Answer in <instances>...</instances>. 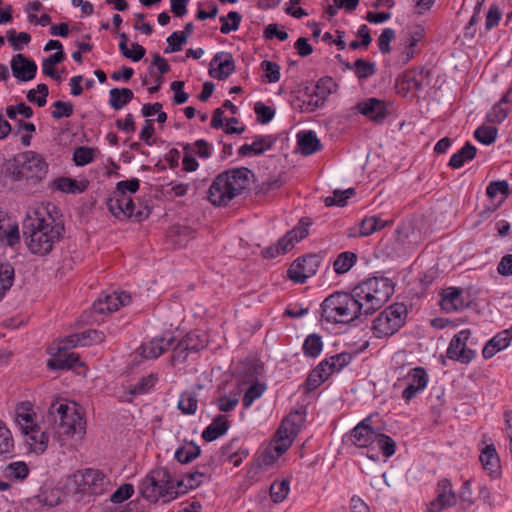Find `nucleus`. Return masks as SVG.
Wrapping results in <instances>:
<instances>
[{
    "label": "nucleus",
    "instance_id": "obj_1",
    "mask_svg": "<svg viewBox=\"0 0 512 512\" xmlns=\"http://www.w3.org/2000/svg\"><path fill=\"white\" fill-rule=\"evenodd\" d=\"M63 231V225H52L38 212L27 215L23 221L26 245L30 252L35 255L44 256L50 253L54 243L59 241Z\"/></svg>",
    "mask_w": 512,
    "mask_h": 512
},
{
    "label": "nucleus",
    "instance_id": "obj_2",
    "mask_svg": "<svg viewBox=\"0 0 512 512\" xmlns=\"http://www.w3.org/2000/svg\"><path fill=\"white\" fill-rule=\"evenodd\" d=\"M253 172L246 167L228 169L216 176L208 190L214 206H227L249 186Z\"/></svg>",
    "mask_w": 512,
    "mask_h": 512
},
{
    "label": "nucleus",
    "instance_id": "obj_3",
    "mask_svg": "<svg viewBox=\"0 0 512 512\" xmlns=\"http://www.w3.org/2000/svg\"><path fill=\"white\" fill-rule=\"evenodd\" d=\"M302 421L299 411L290 413L282 420L273 440L256 460L259 468L267 469L290 448L300 430Z\"/></svg>",
    "mask_w": 512,
    "mask_h": 512
},
{
    "label": "nucleus",
    "instance_id": "obj_4",
    "mask_svg": "<svg viewBox=\"0 0 512 512\" xmlns=\"http://www.w3.org/2000/svg\"><path fill=\"white\" fill-rule=\"evenodd\" d=\"M47 421L54 423V433L60 440L77 436L81 439L85 434L86 422L76 405L66 402H54L50 405Z\"/></svg>",
    "mask_w": 512,
    "mask_h": 512
},
{
    "label": "nucleus",
    "instance_id": "obj_5",
    "mask_svg": "<svg viewBox=\"0 0 512 512\" xmlns=\"http://www.w3.org/2000/svg\"><path fill=\"white\" fill-rule=\"evenodd\" d=\"M359 294L334 292L321 304V317L328 323H350L362 315Z\"/></svg>",
    "mask_w": 512,
    "mask_h": 512
},
{
    "label": "nucleus",
    "instance_id": "obj_6",
    "mask_svg": "<svg viewBox=\"0 0 512 512\" xmlns=\"http://www.w3.org/2000/svg\"><path fill=\"white\" fill-rule=\"evenodd\" d=\"M379 414H372L353 428L349 440L356 446L367 448L366 456L379 461L384 456V428L377 424Z\"/></svg>",
    "mask_w": 512,
    "mask_h": 512
},
{
    "label": "nucleus",
    "instance_id": "obj_7",
    "mask_svg": "<svg viewBox=\"0 0 512 512\" xmlns=\"http://www.w3.org/2000/svg\"><path fill=\"white\" fill-rule=\"evenodd\" d=\"M140 494L151 503L160 498L168 500L176 498L181 491L176 490L175 480L172 479L166 468L151 470L139 484Z\"/></svg>",
    "mask_w": 512,
    "mask_h": 512
},
{
    "label": "nucleus",
    "instance_id": "obj_8",
    "mask_svg": "<svg viewBox=\"0 0 512 512\" xmlns=\"http://www.w3.org/2000/svg\"><path fill=\"white\" fill-rule=\"evenodd\" d=\"M17 179H26L33 184L44 180L48 173V164L44 157L34 151H26L14 158Z\"/></svg>",
    "mask_w": 512,
    "mask_h": 512
},
{
    "label": "nucleus",
    "instance_id": "obj_9",
    "mask_svg": "<svg viewBox=\"0 0 512 512\" xmlns=\"http://www.w3.org/2000/svg\"><path fill=\"white\" fill-rule=\"evenodd\" d=\"M424 35L425 32L421 26L408 27L403 30L393 64L399 67L403 66L420 53L419 44L423 41Z\"/></svg>",
    "mask_w": 512,
    "mask_h": 512
},
{
    "label": "nucleus",
    "instance_id": "obj_10",
    "mask_svg": "<svg viewBox=\"0 0 512 512\" xmlns=\"http://www.w3.org/2000/svg\"><path fill=\"white\" fill-rule=\"evenodd\" d=\"M78 492L89 495L103 494L110 484L107 477L99 470L86 469L73 475Z\"/></svg>",
    "mask_w": 512,
    "mask_h": 512
},
{
    "label": "nucleus",
    "instance_id": "obj_11",
    "mask_svg": "<svg viewBox=\"0 0 512 512\" xmlns=\"http://www.w3.org/2000/svg\"><path fill=\"white\" fill-rule=\"evenodd\" d=\"M65 338L54 342L49 347V353L53 355L51 359L47 361V366L53 370H64V369H74L77 366H81L79 355L74 352H69V349H61L58 348L61 345H65Z\"/></svg>",
    "mask_w": 512,
    "mask_h": 512
},
{
    "label": "nucleus",
    "instance_id": "obj_12",
    "mask_svg": "<svg viewBox=\"0 0 512 512\" xmlns=\"http://www.w3.org/2000/svg\"><path fill=\"white\" fill-rule=\"evenodd\" d=\"M320 266V259L317 255L309 254L295 260L288 269V277L296 283H305L306 280L315 275Z\"/></svg>",
    "mask_w": 512,
    "mask_h": 512
},
{
    "label": "nucleus",
    "instance_id": "obj_13",
    "mask_svg": "<svg viewBox=\"0 0 512 512\" xmlns=\"http://www.w3.org/2000/svg\"><path fill=\"white\" fill-rule=\"evenodd\" d=\"M456 502V494L452 489L450 480L442 479L437 484V497L429 503L427 512H440L445 508L454 506Z\"/></svg>",
    "mask_w": 512,
    "mask_h": 512
},
{
    "label": "nucleus",
    "instance_id": "obj_14",
    "mask_svg": "<svg viewBox=\"0 0 512 512\" xmlns=\"http://www.w3.org/2000/svg\"><path fill=\"white\" fill-rule=\"evenodd\" d=\"M209 66V75L217 80L227 79L236 68L233 56L229 52L216 53Z\"/></svg>",
    "mask_w": 512,
    "mask_h": 512
},
{
    "label": "nucleus",
    "instance_id": "obj_15",
    "mask_svg": "<svg viewBox=\"0 0 512 512\" xmlns=\"http://www.w3.org/2000/svg\"><path fill=\"white\" fill-rule=\"evenodd\" d=\"M12 74L20 81H30L35 78L37 65L33 60L28 59L23 54H16L12 57L11 62Z\"/></svg>",
    "mask_w": 512,
    "mask_h": 512
},
{
    "label": "nucleus",
    "instance_id": "obj_16",
    "mask_svg": "<svg viewBox=\"0 0 512 512\" xmlns=\"http://www.w3.org/2000/svg\"><path fill=\"white\" fill-rule=\"evenodd\" d=\"M407 315L404 303H394L386 308V337L393 335L405 324Z\"/></svg>",
    "mask_w": 512,
    "mask_h": 512
},
{
    "label": "nucleus",
    "instance_id": "obj_17",
    "mask_svg": "<svg viewBox=\"0 0 512 512\" xmlns=\"http://www.w3.org/2000/svg\"><path fill=\"white\" fill-rule=\"evenodd\" d=\"M409 384L402 392V398L409 402L413 399L420 391L424 390L428 384V375L424 368L416 367L413 368L409 373Z\"/></svg>",
    "mask_w": 512,
    "mask_h": 512
},
{
    "label": "nucleus",
    "instance_id": "obj_18",
    "mask_svg": "<svg viewBox=\"0 0 512 512\" xmlns=\"http://www.w3.org/2000/svg\"><path fill=\"white\" fill-rule=\"evenodd\" d=\"M104 333L97 330H87L80 334H72L65 337L66 344L61 345L58 350L71 349L77 346H89L104 341Z\"/></svg>",
    "mask_w": 512,
    "mask_h": 512
},
{
    "label": "nucleus",
    "instance_id": "obj_19",
    "mask_svg": "<svg viewBox=\"0 0 512 512\" xmlns=\"http://www.w3.org/2000/svg\"><path fill=\"white\" fill-rule=\"evenodd\" d=\"M355 109L376 124L384 122V101L378 98H368L356 104Z\"/></svg>",
    "mask_w": 512,
    "mask_h": 512
},
{
    "label": "nucleus",
    "instance_id": "obj_20",
    "mask_svg": "<svg viewBox=\"0 0 512 512\" xmlns=\"http://www.w3.org/2000/svg\"><path fill=\"white\" fill-rule=\"evenodd\" d=\"M277 138L274 135H258L251 144L242 145L238 153L240 156H257L270 150L276 143Z\"/></svg>",
    "mask_w": 512,
    "mask_h": 512
},
{
    "label": "nucleus",
    "instance_id": "obj_21",
    "mask_svg": "<svg viewBox=\"0 0 512 512\" xmlns=\"http://www.w3.org/2000/svg\"><path fill=\"white\" fill-rule=\"evenodd\" d=\"M35 416L36 414L33 411L30 402H22L17 405L15 410V421L23 434H28L31 431L35 432V428H37V424L34 422Z\"/></svg>",
    "mask_w": 512,
    "mask_h": 512
},
{
    "label": "nucleus",
    "instance_id": "obj_22",
    "mask_svg": "<svg viewBox=\"0 0 512 512\" xmlns=\"http://www.w3.org/2000/svg\"><path fill=\"white\" fill-rule=\"evenodd\" d=\"M512 340V326L496 334L483 348L482 355L485 359L492 358L498 351L509 346Z\"/></svg>",
    "mask_w": 512,
    "mask_h": 512
},
{
    "label": "nucleus",
    "instance_id": "obj_23",
    "mask_svg": "<svg viewBox=\"0 0 512 512\" xmlns=\"http://www.w3.org/2000/svg\"><path fill=\"white\" fill-rule=\"evenodd\" d=\"M480 462L491 477L497 478L501 474L500 459L493 444L487 445L480 454Z\"/></svg>",
    "mask_w": 512,
    "mask_h": 512
},
{
    "label": "nucleus",
    "instance_id": "obj_24",
    "mask_svg": "<svg viewBox=\"0 0 512 512\" xmlns=\"http://www.w3.org/2000/svg\"><path fill=\"white\" fill-rule=\"evenodd\" d=\"M446 356L451 360L468 364L475 357V351L467 348L465 343H460V340L452 338L446 351Z\"/></svg>",
    "mask_w": 512,
    "mask_h": 512
},
{
    "label": "nucleus",
    "instance_id": "obj_25",
    "mask_svg": "<svg viewBox=\"0 0 512 512\" xmlns=\"http://www.w3.org/2000/svg\"><path fill=\"white\" fill-rule=\"evenodd\" d=\"M297 143L302 155H312L321 150L322 144L312 130L301 131L297 134Z\"/></svg>",
    "mask_w": 512,
    "mask_h": 512
},
{
    "label": "nucleus",
    "instance_id": "obj_26",
    "mask_svg": "<svg viewBox=\"0 0 512 512\" xmlns=\"http://www.w3.org/2000/svg\"><path fill=\"white\" fill-rule=\"evenodd\" d=\"M173 341V337H170L169 339H165L164 337L153 338L148 344L142 345L139 349L141 350V355L143 357L155 359L166 352L172 345Z\"/></svg>",
    "mask_w": 512,
    "mask_h": 512
},
{
    "label": "nucleus",
    "instance_id": "obj_27",
    "mask_svg": "<svg viewBox=\"0 0 512 512\" xmlns=\"http://www.w3.org/2000/svg\"><path fill=\"white\" fill-rule=\"evenodd\" d=\"M230 427V422L224 415L216 416L212 423L203 431L202 438L211 442L224 435Z\"/></svg>",
    "mask_w": 512,
    "mask_h": 512
},
{
    "label": "nucleus",
    "instance_id": "obj_28",
    "mask_svg": "<svg viewBox=\"0 0 512 512\" xmlns=\"http://www.w3.org/2000/svg\"><path fill=\"white\" fill-rule=\"evenodd\" d=\"M328 361H322L314 368L309 374L304 383L306 392H311L317 389L331 373L327 370Z\"/></svg>",
    "mask_w": 512,
    "mask_h": 512
},
{
    "label": "nucleus",
    "instance_id": "obj_29",
    "mask_svg": "<svg viewBox=\"0 0 512 512\" xmlns=\"http://www.w3.org/2000/svg\"><path fill=\"white\" fill-rule=\"evenodd\" d=\"M512 103V86L502 96L500 101L496 103L491 111L487 114V121L493 124L502 123L508 116V109L503 107V104Z\"/></svg>",
    "mask_w": 512,
    "mask_h": 512
},
{
    "label": "nucleus",
    "instance_id": "obj_30",
    "mask_svg": "<svg viewBox=\"0 0 512 512\" xmlns=\"http://www.w3.org/2000/svg\"><path fill=\"white\" fill-rule=\"evenodd\" d=\"M464 307L462 291L459 288H448L441 300V308L446 312H453Z\"/></svg>",
    "mask_w": 512,
    "mask_h": 512
},
{
    "label": "nucleus",
    "instance_id": "obj_31",
    "mask_svg": "<svg viewBox=\"0 0 512 512\" xmlns=\"http://www.w3.org/2000/svg\"><path fill=\"white\" fill-rule=\"evenodd\" d=\"M308 235L307 228H295L287 232L278 242L277 247L280 249L282 254L290 251L296 242L304 239Z\"/></svg>",
    "mask_w": 512,
    "mask_h": 512
},
{
    "label": "nucleus",
    "instance_id": "obj_32",
    "mask_svg": "<svg viewBox=\"0 0 512 512\" xmlns=\"http://www.w3.org/2000/svg\"><path fill=\"white\" fill-rule=\"evenodd\" d=\"M477 148L470 142H467L457 153L453 154L448 165L453 169L461 168L465 162L474 159Z\"/></svg>",
    "mask_w": 512,
    "mask_h": 512
},
{
    "label": "nucleus",
    "instance_id": "obj_33",
    "mask_svg": "<svg viewBox=\"0 0 512 512\" xmlns=\"http://www.w3.org/2000/svg\"><path fill=\"white\" fill-rule=\"evenodd\" d=\"M408 91H419L423 88V80L428 79L430 71L419 67L417 70L406 71L403 73Z\"/></svg>",
    "mask_w": 512,
    "mask_h": 512
},
{
    "label": "nucleus",
    "instance_id": "obj_34",
    "mask_svg": "<svg viewBox=\"0 0 512 512\" xmlns=\"http://www.w3.org/2000/svg\"><path fill=\"white\" fill-rule=\"evenodd\" d=\"M109 95V105L115 110L122 109L134 97L133 91L129 88H112Z\"/></svg>",
    "mask_w": 512,
    "mask_h": 512
},
{
    "label": "nucleus",
    "instance_id": "obj_35",
    "mask_svg": "<svg viewBox=\"0 0 512 512\" xmlns=\"http://www.w3.org/2000/svg\"><path fill=\"white\" fill-rule=\"evenodd\" d=\"M26 436V442L30 446L31 450L36 453H43L48 446L49 437L45 431H41L37 425L35 432H29L24 434Z\"/></svg>",
    "mask_w": 512,
    "mask_h": 512
},
{
    "label": "nucleus",
    "instance_id": "obj_36",
    "mask_svg": "<svg viewBox=\"0 0 512 512\" xmlns=\"http://www.w3.org/2000/svg\"><path fill=\"white\" fill-rule=\"evenodd\" d=\"M54 187L64 193H82L86 190L87 185L68 177H59L53 181Z\"/></svg>",
    "mask_w": 512,
    "mask_h": 512
},
{
    "label": "nucleus",
    "instance_id": "obj_37",
    "mask_svg": "<svg viewBox=\"0 0 512 512\" xmlns=\"http://www.w3.org/2000/svg\"><path fill=\"white\" fill-rule=\"evenodd\" d=\"M20 242L19 227L17 223H13L10 219L0 229V243L14 247Z\"/></svg>",
    "mask_w": 512,
    "mask_h": 512
},
{
    "label": "nucleus",
    "instance_id": "obj_38",
    "mask_svg": "<svg viewBox=\"0 0 512 512\" xmlns=\"http://www.w3.org/2000/svg\"><path fill=\"white\" fill-rule=\"evenodd\" d=\"M357 262V255L354 252L345 251L340 253L333 262V269L337 274L347 273Z\"/></svg>",
    "mask_w": 512,
    "mask_h": 512
},
{
    "label": "nucleus",
    "instance_id": "obj_39",
    "mask_svg": "<svg viewBox=\"0 0 512 512\" xmlns=\"http://www.w3.org/2000/svg\"><path fill=\"white\" fill-rule=\"evenodd\" d=\"M201 453L200 446L193 442L188 445L179 447L174 454L175 459L181 464H188L196 459Z\"/></svg>",
    "mask_w": 512,
    "mask_h": 512
},
{
    "label": "nucleus",
    "instance_id": "obj_40",
    "mask_svg": "<svg viewBox=\"0 0 512 512\" xmlns=\"http://www.w3.org/2000/svg\"><path fill=\"white\" fill-rule=\"evenodd\" d=\"M384 228V220L377 215L365 217L359 224V234L367 237Z\"/></svg>",
    "mask_w": 512,
    "mask_h": 512
},
{
    "label": "nucleus",
    "instance_id": "obj_41",
    "mask_svg": "<svg viewBox=\"0 0 512 512\" xmlns=\"http://www.w3.org/2000/svg\"><path fill=\"white\" fill-rule=\"evenodd\" d=\"M177 408L183 414L194 415L198 408V399L196 394L188 391L183 392L179 397Z\"/></svg>",
    "mask_w": 512,
    "mask_h": 512
},
{
    "label": "nucleus",
    "instance_id": "obj_42",
    "mask_svg": "<svg viewBox=\"0 0 512 512\" xmlns=\"http://www.w3.org/2000/svg\"><path fill=\"white\" fill-rule=\"evenodd\" d=\"M14 281V268L8 263H0V299L11 288Z\"/></svg>",
    "mask_w": 512,
    "mask_h": 512
},
{
    "label": "nucleus",
    "instance_id": "obj_43",
    "mask_svg": "<svg viewBox=\"0 0 512 512\" xmlns=\"http://www.w3.org/2000/svg\"><path fill=\"white\" fill-rule=\"evenodd\" d=\"M356 191L354 188H349L346 190L336 189L333 192V196H328L324 199V203L327 207L331 206H339L344 207L347 204V200L354 196Z\"/></svg>",
    "mask_w": 512,
    "mask_h": 512
},
{
    "label": "nucleus",
    "instance_id": "obj_44",
    "mask_svg": "<svg viewBox=\"0 0 512 512\" xmlns=\"http://www.w3.org/2000/svg\"><path fill=\"white\" fill-rule=\"evenodd\" d=\"M323 348L322 338L318 334H310L303 343V352L306 356L317 357Z\"/></svg>",
    "mask_w": 512,
    "mask_h": 512
},
{
    "label": "nucleus",
    "instance_id": "obj_45",
    "mask_svg": "<svg viewBox=\"0 0 512 512\" xmlns=\"http://www.w3.org/2000/svg\"><path fill=\"white\" fill-rule=\"evenodd\" d=\"M150 214V211L145 208L144 210H138L135 212V205L130 196H124V208L121 219L134 217L137 221L146 219Z\"/></svg>",
    "mask_w": 512,
    "mask_h": 512
},
{
    "label": "nucleus",
    "instance_id": "obj_46",
    "mask_svg": "<svg viewBox=\"0 0 512 512\" xmlns=\"http://www.w3.org/2000/svg\"><path fill=\"white\" fill-rule=\"evenodd\" d=\"M497 133L496 127L482 125L474 131V137L480 143L490 145L496 140Z\"/></svg>",
    "mask_w": 512,
    "mask_h": 512
},
{
    "label": "nucleus",
    "instance_id": "obj_47",
    "mask_svg": "<svg viewBox=\"0 0 512 512\" xmlns=\"http://www.w3.org/2000/svg\"><path fill=\"white\" fill-rule=\"evenodd\" d=\"M352 360V354L348 352H343L340 354H336L331 356L329 359H325L324 361H328L327 370L332 374L334 372L340 371L346 365H348Z\"/></svg>",
    "mask_w": 512,
    "mask_h": 512
},
{
    "label": "nucleus",
    "instance_id": "obj_48",
    "mask_svg": "<svg viewBox=\"0 0 512 512\" xmlns=\"http://www.w3.org/2000/svg\"><path fill=\"white\" fill-rule=\"evenodd\" d=\"M290 490L289 481H275L270 487V496L274 503H281L288 495Z\"/></svg>",
    "mask_w": 512,
    "mask_h": 512
},
{
    "label": "nucleus",
    "instance_id": "obj_49",
    "mask_svg": "<svg viewBox=\"0 0 512 512\" xmlns=\"http://www.w3.org/2000/svg\"><path fill=\"white\" fill-rule=\"evenodd\" d=\"M95 149L80 146L74 150L73 161L77 166H85L94 160Z\"/></svg>",
    "mask_w": 512,
    "mask_h": 512
},
{
    "label": "nucleus",
    "instance_id": "obj_50",
    "mask_svg": "<svg viewBox=\"0 0 512 512\" xmlns=\"http://www.w3.org/2000/svg\"><path fill=\"white\" fill-rule=\"evenodd\" d=\"M181 341L190 352H198L206 345V340L195 332L188 333Z\"/></svg>",
    "mask_w": 512,
    "mask_h": 512
},
{
    "label": "nucleus",
    "instance_id": "obj_51",
    "mask_svg": "<svg viewBox=\"0 0 512 512\" xmlns=\"http://www.w3.org/2000/svg\"><path fill=\"white\" fill-rule=\"evenodd\" d=\"M157 377L154 374L142 377L138 383L130 388L129 393L132 396L141 395L148 392L156 383Z\"/></svg>",
    "mask_w": 512,
    "mask_h": 512
},
{
    "label": "nucleus",
    "instance_id": "obj_52",
    "mask_svg": "<svg viewBox=\"0 0 512 512\" xmlns=\"http://www.w3.org/2000/svg\"><path fill=\"white\" fill-rule=\"evenodd\" d=\"M65 59V54L63 51H57L51 54L49 57L43 60L42 62V72L46 76L54 75V67L58 63H61Z\"/></svg>",
    "mask_w": 512,
    "mask_h": 512
},
{
    "label": "nucleus",
    "instance_id": "obj_53",
    "mask_svg": "<svg viewBox=\"0 0 512 512\" xmlns=\"http://www.w3.org/2000/svg\"><path fill=\"white\" fill-rule=\"evenodd\" d=\"M14 441L10 430L0 420V454L10 453L13 450Z\"/></svg>",
    "mask_w": 512,
    "mask_h": 512
},
{
    "label": "nucleus",
    "instance_id": "obj_54",
    "mask_svg": "<svg viewBox=\"0 0 512 512\" xmlns=\"http://www.w3.org/2000/svg\"><path fill=\"white\" fill-rule=\"evenodd\" d=\"M108 210L116 217L121 219L124 208V196L118 195L114 190L112 195L107 199Z\"/></svg>",
    "mask_w": 512,
    "mask_h": 512
},
{
    "label": "nucleus",
    "instance_id": "obj_55",
    "mask_svg": "<svg viewBox=\"0 0 512 512\" xmlns=\"http://www.w3.org/2000/svg\"><path fill=\"white\" fill-rule=\"evenodd\" d=\"M204 479L195 475V472L188 473L185 480H175L176 490L181 491L180 494L185 493L188 489L197 488Z\"/></svg>",
    "mask_w": 512,
    "mask_h": 512
},
{
    "label": "nucleus",
    "instance_id": "obj_56",
    "mask_svg": "<svg viewBox=\"0 0 512 512\" xmlns=\"http://www.w3.org/2000/svg\"><path fill=\"white\" fill-rule=\"evenodd\" d=\"M134 494V486L130 483H124L111 494L110 501L113 504H121Z\"/></svg>",
    "mask_w": 512,
    "mask_h": 512
},
{
    "label": "nucleus",
    "instance_id": "obj_57",
    "mask_svg": "<svg viewBox=\"0 0 512 512\" xmlns=\"http://www.w3.org/2000/svg\"><path fill=\"white\" fill-rule=\"evenodd\" d=\"M261 68L265 72V77L269 83H275L280 80V66L276 62L264 60Z\"/></svg>",
    "mask_w": 512,
    "mask_h": 512
},
{
    "label": "nucleus",
    "instance_id": "obj_58",
    "mask_svg": "<svg viewBox=\"0 0 512 512\" xmlns=\"http://www.w3.org/2000/svg\"><path fill=\"white\" fill-rule=\"evenodd\" d=\"M53 107L55 109L52 111L51 116L56 120L70 117L73 114V104L71 102L58 100L53 103Z\"/></svg>",
    "mask_w": 512,
    "mask_h": 512
},
{
    "label": "nucleus",
    "instance_id": "obj_59",
    "mask_svg": "<svg viewBox=\"0 0 512 512\" xmlns=\"http://www.w3.org/2000/svg\"><path fill=\"white\" fill-rule=\"evenodd\" d=\"M254 111L257 115L258 122H260L261 124H267L268 122H270L273 119V117L275 115L274 109H272L269 106H266L262 102L255 103Z\"/></svg>",
    "mask_w": 512,
    "mask_h": 512
},
{
    "label": "nucleus",
    "instance_id": "obj_60",
    "mask_svg": "<svg viewBox=\"0 0 512 512\" xmlns=\"http://www.w3.org/2000/svg\"><path fill=\"white\" fill-rule=\"evenodd\" d=\"M183 152H184V157H183V161H182L183 170L186 172L196 171L199 166V163L192 156L194 151L192 149V146L189 143L183 145Z\"/></svg>",
    "mask_w": 512,
    "mask_h": 512
},
{
    "label": "nucleus",
    "instance_id": "obj_61",
    "mask_svg": "<svg viewBox=\"0 0 512 512\" xmlns=\"http://www.w3.org/2000/svg\"><path fill=\"white\" fill-rule=\"evenodd\" d=\"M140 181L137 178H132L130 180L119 181L116 184L115 191L118 195L128 196L127 192L136 193L139 190Z\"/></svg>",
    "mask_w": 512,
    "mask_h": 512
},
{
    "label": "nucleus",
    "instance_id": "obj_62",
    "mask_svg": "<svg viewBox=\"0 0 512 512\" xmlns=\"http://www.w3.org/2000/svg\"><path fill=\"white\" fill-rule=\"evenodd\" d=\"M6 471L10 477L23 480L28 476L29 468L25 462H13L7 466Z\"/></svg>",
    "mask_w": 512,
    "mask_h": 512
},
{
    "label": "nucleus",
    "instance_id": "obj_63",
    "mask_svg": "<svg viewBox=\"0 0 512 512\" xmlns=\"http://www.w3.org/2000/svg\"><path fill=\"white\" fill-rule=\"evenodd\" d=\"M264 390L265 387L261 384L256 383L251 385L242 399L243 406L245 408L250 407L252 403L263 394Z\"/></svg>",
    "mask_w": 512,
    "mask_h": 512
},
{
    "label": "nucleus",
    "instance_id": "obj_64",
    "mask_svg": "<svg viewBox=\"0 0 512 512\" xmlns=\"http://www.w3.org/2000/svg\"><path fill=\"white\" fill-rule=\"evenodd\" d=\"M143 504L140 500H132L125 505L105 507L103 512H142Z\"/></svg>",
    "mask_w": 512,
    "mask_h": 512
}]
</instances>
